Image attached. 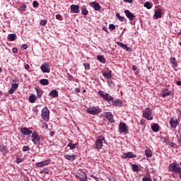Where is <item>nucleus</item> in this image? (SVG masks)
Listing matches in <instances>:
<instances>
[{
  "instance_id": "de8ad7c7",
  "label": "nucleus",
  "mask_w": 181,
  "mask_h": 181,
  "mask_svg": "<svg viewBox=\"0 0 181 181\" xmlns=\"http://www.w3.org/2000/svg\"><path fill=\"white\" fill-rule=\"evenodd\" d=\"M169 146H170L171 148H175V146H176V144L173 143V141H169L168 143V144Z\"/></svg>"
},
{
  "instance_id": "423d86ee",
  "label": "nucleus",
  "mask_w": 181,
  "mask_h": 181,
  "mask_svg": "<svg viewBox=\"0 0 181 181\" xmlns=\"http://www.w3.org/2000/svg\"><path fill=\"white\" fill-rule=\"evenodd\" d=\"M119 131L121 134H127L129 132V129H128V126L125 122H120L119 124Z\"/></svg>"
},
{
  "instance_id": "4be33fe9",
  "label": "nucleus",
  "mask_w": 181,
  "mask_h": 181,
  "mask_svg": "<svg viewBox=\"0 0 181 181\" xmlns=\"http://www.w3.org/2000/svg\"><path fill=\"white\" fill-rule=\"evenodd\" d=\"M155 19H159L162 18V11L160 9H157L154 13Z\"/></svg>"
},
{
  "instance_id": "f3484780",
  "label": "nucleus",
  "mask_w": 181,
  "mask_h": 181,
  "mask_svg": "<svg viewBox=\"0 0 181 181\" xmlns=\"http://www.w3.org/2000/svg\"><path fill=\"white\" fill-rule=\"evenodd\" d=\"M112 71L108 70L107 71L102 72V74L103 77H105V78H107V80H110V78L112 77Z\"/></svg>"
},
{
  "instance_id": "7c9ffc66",
  "label": "nucleus",
  "mask_w": 181,
  "mask_h": 181,
  "mask_svg": "<svg viewBox=\"0 0 181 181\" xmlns=\"http://www.w3.org/2000/svg\"><path fill=\"white\" fill-rule=\"evenodd\" d=\"M144 6L147 9H151L153 6V4L149 1H146L144 3Z\"/></svg>"
},
{
  "instance_id": "72a5a7b5",
  "label": "nucleus",
  "mask_w": 181,
  "mask_h": 181,
  "mask_svg": "<svg viewBox=\"0 0 181 181\" xmlns=\"http://www.w3.org/2000/svg\"><path fill=\"white\" fill-rule=\"evenodd\" d=\"M29 101L31 104H34V103L36 101V96L35 95H31L29 96Z\"/></svg>"
},
{
  "instance_id": "5fc2aeb1",
  "label": "nucleus",
  "mask_w": 181,
  "mask_h": 181,
  "mask_svg": "<svg viewBox=\"0 0 181 181\" xmlns=\"http://www.w3.org/2000/svg\"><path fill=\"white\" fill-rule=\"evenodd\" d=\"M12 52H13V53H18V48L13 47V48L12 49Z\"/></svg>"
},
{
  "instance_id": "f8f14e48",
  "label": "nucleus",
  "mask_w": 181,
  "mask_h": 181,
  "mask_svg": "<svg viewBox=\"0 0 181 181\" xmlns=\"http://www.w3.org/2000/svg\"><path fill=\"white\" fill-rule=\"evenodd\" d=\"M177 124H179V122L177 121V119L171 117L170 119V125L171 128H176L177 127Z\"/></svg>"
},
{
  "instance_id": "f03ea898",
  "label": "nucleus",
  "mask_w": 181,
  "mask_h": 181,
  "mask_svg": "<svg viewBox=\"0 0 181 181\" xmlns=\"http://www.w3.org/2000/svg\"><path fill=\"white\" fill-rule=\"evenodd\" d=\"M102 112L103 110L98 107H91L86 109V112L90 114V115H98Z\"/></svg>"
},
{
  "instance_id": "603ef678",
  "label": "nucleus",
  "mask_w": 181,
  "mask_h": 181,
  "mask_svg": "<svg viewBox=\"0 0 181 181\" xmlns=\"http://www.w3.org/2000/svg\"><path fill=\"white\" fill-rule=\"evenodd\" d=\"M170 141H169V138H168V137H165V139H164V140H163V142L165 143V144H166V145H168V143Z\"/></svg>"
},
{
  "instance_id": "2f4dec72",
  "label": "nucleus",
  "mask_w": 181,
  "mask_h": 181,
  "mask_svg": "<svg viewBox=\"0 0 181 181\" xmlns=\"http://www.w3.org/2000/svg\"><path fill=\"white\" fill-rule=\"evenodd\" d=\"M170 62L171 64H173V66H174V67H177V62H176V58H175V57L170 58Z\"/></svg>"
},
{
  "instance_id": "37998d69",
  "label": "nucleus",
  "mask_w": 181,
  "mask_h": 181,
  "mask_svg": "<svg viewBox=\"0 0 181 181\" xmlns=\"http://www.w3.org/2000/svg\"><path fill=\"white\" fill-rule=\"evenodd\" d=\"M176 137H177V142H179V144L181 143V132H179L177 134H176Z\"/></svg>"
},
{
  "instance_id": "58836bf2",
  "label": "nucleus",
  "mask_w": 181,
  "mask_h": 181,
  "mask_svg": "<svg viewBox=\"0 0 181 181\" xmlns=\"http://www.w3.org/2000/svg\"><path fill=\"white\" fill-rule=\"evenodd\" d=\"M116 18L119 19V22H124L125 21V17L121 16L119 13H116Z\"/></svg>"
},
{
  "instance_id": "c756f323",
  "label": "nucleus",
  "mask_w": 181,
  "mask_h": 181,
  "mask_svg": "<svg viewBox=\"0 0 181 181\" xmlns=\"http://www.w3.org/2000/svg\"><path fill=\"white\" fill-rule=\"evenodd\" d=\"M81 13L83 15H88V11L87 10V7H86V6H83L82 7H81Z\"/></svg>"
},
{
  "instance_id": "9b49d317",
  "label": "nucleus",
  "mask_w": 181,
  "mask_h": 181,
  "mask_svg": "<svg viewBox=\"0 0 181 181\" xmlns=\"http://www.w3.org/2000/svg\"><path fill=\"white\" fill-rule=\"evenodd\" d=\"M43 73H50V68L49 67V63L45 62L40 67Z\"/></svg>"
},
{
  "instance_id": "39448f33",
  "label": "nucleus",
  "mask_w": 181,
  "mask_h": 181,
  "mask_svg": "<svg viewBox=\"0 0 181 181\" xmlns=\"http://www.w3.org/2000/svg\"><path fill=\"white\" fill-rule=\"evenodd\" d=\"M143 117L146 118L148 121H151L153 119V117L152 116V110H151L150 107H146L143 112Z\"/></svg>"
},
{
  "instance_id": "69168bd1",
  "label": "nucleus",
  "mask_w": 181,
  "mask_h": 181,
  "mask_svg": "<svg viewBox=\"0 0 181 181\" xmlns=\"http://www.w3.org/2000/svg\"><path fill=\"white\" fill-rule=\"evenodd\" d=\"M168 91H169V89L165 88V89H164V90H163V92H168Z\"/></svg>"
},
{
  "instance_id": "ddd939ff",
  "label": "nucleus",
  "mask_w": 181,
  "mask_h": 181,
  "mask_svg": "<svg viewBox=\"0 0 181 181\" xmlns=\"http://www.w3.org/2000/svg\"><path fill=\"white\" fill-rule=\"evenodd\" d=\"M49 164H50V159L37 163L36 166H37V168H43V166H46Z\"/></svg>"
},
{
  "instance_id": "1a4fd4ad",
  "label": "nucleus",
  "mask_w": 181,
  "mask_h": 181,
  "mask_svg": "<svg viewBox=\"0 0 181 181\" xmlns=\"http://www.w3.org/2000/svg\"><path fill=\"white\" fill-rule=\"evenodd\" d=\"M178 169H180V166L177 165L176 163H171L168 166V172H175L176 175Z\"/></svg>"
},
{
  "instance_id": "c85d7f7f",
  "label": "nucleus",
  "mask_w": 181,
  "mask_h": 181,
  "mask_svg": "<svg viewBox=\"0 0 181 181\" xmlns=\"http://www.w3.org/2000/svg\"><path fill=\"white\" fill-rule=\"evenodd\" d=\"M40 83L41 86H49V80L45 78L40 79Z\"/></svg>"
},
{
  "instance_id": "dca6fc26",
  "label": "nucleus",
  "mask_w": 181,
  "mask_h": 181,
  "mask_svg": "<svg viewBox=\"0 0 181 181\" xmlns=\"http://www.w3.org/2000/svg\"><path fill=\"white\" fill-rule=\"evenodd\" d=\"M71 8V11L74 13H79L80 12V7L78 6V5H74L72 4L70 6Z\"/></svg>"
},
{
  "instance_id": "680f3d73",
  "label": "nucleus",
  "mask_w": 181,
  "mask_h": 181,
  "mask_svg": "<svg viewBox=\"0 0 181 181\" xmlns=\"http://www.w3.org/2000/svg\"><path fill=\"white\" fill-rule=\"evenodd\" d=\"M177 86H181V81H178L176 82Z\"/></svg>"
},
{
  "instance_id": "b1692460",
  "label": "nucleus",
  "mask_w": 181,
  "mask_h": 181,
  "mask_svg": "<svg viewBox=\"0 0 181 181\" xmlns=\"http://www.w3.org/2000/svg\"><path fill=\"white\" fill-rule=\"evenodd\" d=\"M35 90L37 92V97L38 98H42V95H43V93L44 91L41 89V88H35Z\"/></svg>"
},
{
  "instance_id": "13d9d810",
  "label": "nucleus",
  "mask_w": 181,
  "mask_h": 181,
  "mask_svg": "<svg viewBox=\"0 0 181 181\" xmlns=\"http://www.w3.org/2000/svg\"><path fill=\"white\" fill-rule=\"evenodd\" d=\"M25 70H29V69H30V66H29V64H25Z\"/></svg>"
},
{
  "instance_id": "2eb2a0df",
  "label": "nucleus",
  "mask_w": 181,
  "mask_h": 181,
  "mask_svg": "<svg viewBox=\"0 0 181 181\" xmlns=\"http://www.w3.org/2000/svg\"><path fill=\"white\" fill-rule=\"evenodd\" d=\"M122 159H127L128 158H136V156L134 154L133 152H128L124 153V155L122 156Z\"/></svg>"
},
{
  "instance_id": "0e129e2a",
  "label": "nucleus",
  "mask_w": 181,
  "mask_h": 181,
  "mask_svg": "<svg viewBox=\"0 0 181 181\" xmlns=\"http://www.w3.org/2000/svg\"><path fill=\"white\" fill-rule=\"evenodd\" d=\"M75 91H76L77 93H80V88H76V89H75Z\"/></svg>"
},
{
  "instance_id": "412c9836",
  "label": "nucleus",
  "mask_w": 181,
  "mask_h": 181,
  "mask_svg": "<svg viewBox=\"0 0 181 181\" xmlns=\"http://www.w3.org/2000/svg\"><path fill=\"white\" fill-rule=\"evenodd\" d=\"M64 158H65V159H66L67 160H71V162H73L74 160H76V159H77V156H76V155H72V156L64 155Z\"/></svg>"
},
{
  "instance_id": "4d7b16f0",
  "label": "nucleus",
  "mask_w": 181,
  "mask_h": 181,
  "mask_svg": "<svg viewBox=\"0 0 181 181\" xmlns=\"http://www.w3.org/2000/svg\"><path fill=\"white\" fill-rule=\"evenodd\" d=\"M22 47H23V50H26V49H28V45L24 44L22 45Z\"/></svg>"
},
{
  "instance_id": "a19ab883",
  "label": "nucleus",
  "mask_w": 181,
  "mask_h": 181,
  "mask_svg": "<svg viewBox=\"0 0 181 181\" xmlns=\"http://www.w3.org/2000/svg\"><path fill=\"white\" fill-rule=\"evenodd\" d=\"M26 8H28L26 4H23V5L20 7V11H21V12H25L26 11Z\"/></svg>"
},
{
  "instance_id": "338daca9",
  "label": "nucleus",
  "mask_w": 181,
  "mask_h": 181,
  "mask_svg": "<svg viewBox=\"0 0 181 181\" xmlns=\"http://www.w3.org/2000/svg\"><path fill=\"white\" fill-rule=\"evenodd\" d=\"M0 73H2V68H0Z\"/></svg>"
},
{
  "instance_id": "6ab92c4d",
  "label": "nucleus",
  "mask_w": 181,
  "mask_h": 181,
  "mask_svg": "<svg viewBox=\"0 0 181 181\" xmlns=\"http://www.w3.org/2000/svg\"><path fill=\"white\" fill-rule=\"evenodd\" d=\"M67 147L71 150L76 149V148H78V143L73 144V141H69Z\"/></svg>"
},
{
  "instance_id": "f257e3e1",
  "label": "nucleus",
  "mask_w": 181,
  "mask_h": 181,
  "mask_svg": "<svg viewBox=\"0 0 181 181\" xmlns=\"http://www.w3.org/2000/svg\"><path fill=\"white\" fill-rule=\"evenodd\" d=\"M103 141H105V136L103 135L99 136L98 138L96 139L95 142V148L98 149V151H100V149L103 148Z\"/></svg>"
},
{
  "instance_id": "9d476101",
  "label": "nucleus",
  "mask_w": 181,
  "mask_h": 181,
  "mask_svg": "<svg viewBox=\"0 0 181 181\" xmlns=\"http://www.w3.org/2000/svg\"><path fill=\"white\" fill-rule=\"evenodd\" d=\"M103 117H105L109 122H115V121H114V116L112 115V113L111 112H104Z\"/></svg>"
},
{
  "instance_id": "bf43d9fd",
  "label": "nucleus",
  "mask_w": 181,
  "mask_h": 181,
  "mask_svg": "<svg viewBox=\"0 0 181 181\" xmlns=\"http://www.w3.org/2000/svg\"><path fill=\"white\" fill-rule=\"evenodd\" d=\"M132 70H134L135 71L138 70V68L136 67V66L133 65L132 66Z\"/></svg>"
},
{
  "instance_id": "e2e57ef3",
  "label": "nucleus",
  "mask_w": 181,
  "mask_h": 181,
  "mask_svg": "<svg viewBox=\"0 0 181 181\" xmlns=\"http://www.w3.org/2000/svg\"><path fill=\"white\" fill-rule=\"evenodd\" d=\"M49 135L50 136H53L54 135V132H50Z\"/></svg>"
},
{
  "instance_id": "cd10ccee",
  "label": "nucleus",
  "mask_w": 181,
  "mask_h": 181,
  "mask_svg": "<svg viewBox=\"0 0 181 181\" xmlns=\"http://www.w3.org/2000/svg\"><path fill=\"white\" fill-rule=\"evenodd\" d=\"M151 129L153 131V132H159V124L156 123L154 124L151 126Z\"/></svg>"
},
{
  "instance_id": "a18cd8bd",
  "label": "nucleus",
  "mask_w": 181,
  "mask_h": 181,
  "mask_svg": "<svg viewBox=\"0 0 181 181\" xmlns=\"http://www.w3.org/2000/svg\"><path fill=\"white\" fill-rule=\"evenodd\" d=\"M142 181H152V178H151V176H144L142 178Z\"/></svg>"
},
{
  "instance_id": "052dcab7",
  "label": "nucleus",
  "mask_w": 181,
  "mask_h": 181,
  "mask_svg": "<svg viewBox=\"0 0 181 181\" xmlns=\"http://www.w3.org/2000/svg\"><path fill=\"white\" fill-rule=\"evenodd\" d=\"M124 49L127 51V52H130L131 51V48L128 47V45H127V47H124Z\"/></svg>"
},
{
  "instance_id": "ea45409f",
  "label": "nucleus",
  "mask_w": 181,
  "mask_h": 181,
  "mask_svg": "<svg viewBox=\"0 0 181 181\" xmlns=\"http://www.w3.org/2000/svg\"><path fill=\"white\" fill-rule=\"evenodd\" d=\"M117 46H119V47H122V49H125V47H127V44H124L122 42H117Z\"/></svg>"
},
{
  "instance_id": "aec40b11",
  "label": "nucleus",
  "mask_w": 181,
  "mask_h": 181,
  "mask_svg": "<svg viewBox=\"0 0 181 181\" xmlns=\"http://www.w3.org/2000/svg\"><path fill=\"white\" fill-rule=\"evenodd\" d=\"M18 87H19V84L18 83H13L11 85V88L8 90V94H13V93H15L16 88H18Z\"/></svg>"
},
{
  "instance_id": "f704fd0d",
  "label": "nucleus",
  "mask_w": 181,
  "mask_h": 181,
  "mask_svg": "<svg viewBox=\"0 0 181 181\" xmlns=\"http://www.w3.org/2000/svg\"><path fill=\"white\" fill-rule=\"evenodd\" d=\"M111 103H112V105H115V107H121L122 103L119 101V100H113V101H111Z\"/></svg>"
},
{
  "instance_id": "c03bdc74",
  "label": "nucleus",
  "mask_w": 181,
  "mask_h": 181,
  "mask_svg": "<svg viewBox=\"0 0 181 181\" xmlns=\"http://www.w3.org/2000/svg\"><path fill=\"white\" fill-rule=\"evenodd\" d=\"M23 152H28L29 151H30V147L28 146H24L22 148Z\"/></svg>"
},
{
  "instance_id": "774afa93",
  "label": "nucleus",
  "mask_w": 181,
  "mask_h": 181,
  "mask_svg": "<svg viewBox=\"0 0 181 181\" xmlns=\"http://www.w3.org/2000/svg\"><path fill=\"white\" fill-rule=\"evenodd\" d=\"M178 35H181V32H179V33H178Z\"/></svg>"
},
{
  "instance_id": "a878e982",
  "label": "nucleus",
  "mask_w": 181,
  "mask_h": 181,
  "mask_svg": "<svg viewBox=\"0 0 181 181\" xmlns=\"http://www.w3.org/2000/svg\"><path fill=\"white\" fill-rule=\"evenodd\" d=\"M8 40H9V42H13L16 40V34L15 33L9 34L8 35Z\"/></svg>"
},
{
  "instance_id": "6e6d98bb",
  "label": "nucleus",
  "mask_w": 181,
  "mask_h": 181,
  "mask_svg": "<svg viewBox=\"0 0 181 181\" xmlns=\"http://www.w3.org/2000/svg\"><path fill=\"white\" fill-rule=\"evenodd\" d=\"M124 2H127V4H132L134 2V0H123Z\"/></svg>"
},
{
  "instance_id": "bb28decb",
  "label": "nucleus",
  "mask_w": 181,
  "mask_h": 181,
  "mask_svg": "<svg viewBox=\"0 0 181 181\" xmlns=\"http://www.w3.org/2000/svg\"><path fill=\"white\" fill-rule=\"evenodd\" d=\"M81 181H87V175L86 173H83L79 174V176L77 177Z\"/></svg>"
},
{
  "instance_id": "393cba45",
  "label": "nucleus",
  "mask_w": 181,
  "mask_h": 181,
  "mask_svg": "<svg viewBox=\"0 0 181 181\" xmlns=\"http://www.w3.org/2000/svg\"><path fill=\"white\" fill-rule=\"evenodd\" d=\"M49 96L52 97V98H57L59 97V93H57V90H53L49 93Z\"/></svg>"
},
{
  "instance_id": "e433bc0d",
  "label": "nucleus",
  "mask_w": 181,
  "mask_h": 181,
  "mask_svg": "<svg viewBox=\"0 0 181 181\" xmlns=\"http://www.w3.org/2000/svg\"><path fill=\"white\" fill-rule=\"evenodd\" d=\"M133 172H139V167L136 164L132 165Z\"/></svg>"
},
{
  "instance_id": "a211bd4d",
  "label": "nucleus",
  "mask_w": 181,
  "mask_h": 181,
  "mask_svg": "<svg viewBox=\"0 0 181 181\" xmlns=\"http://www.w3.org/2000/svg\"><path fill=\"white\" fill-rule=\"evenodd\" d=\"M90 6H91V8H93V9H95V11H100L101 9V6H100V4L93 1L92 2Z\"/></svg>"
},
{
  "instance_id": "09e8293b",
  "label": "nucleus",
  "mask_w": 181,
  "mask_h": 181,
  "mask_svg": "<svg viewBox=\"0 0 181 181\" xmlns=\"http://www.w3.org/2000/svg\"><path fill=\"white\" fill-rule=\"evenodd\" d=\"M33 8H39V3L37 2V1H34L33 2Z\"/></svg>"
},
{
  "instance_id": "c9c22d12",
  "label": "nucleus",
  "mask_w": 181,
  "mask_h": 181,
  "mask_svg": "<svg viewBox=\"0 0 181 181\" xmlns=\"http://www.w3.org/2000/svg\"><path fill=\"white\" fill-rule=\"evenodd\" d=\"M98 60H99L100 63H103V64H105V58L103 57V55H98Z\"/></svg>"
},
{
  "instance_id": "20e7f679",
  "label": "nucleus",
  "mask_w": 181,
  "mask_h": 181,
  "mask_svg": "<svg viewBox=\"0 0 181 181\" xmlns=\"http://www.w3.org/2000/svg\"><path fill=\"white\" fill-rule=\"evenodd\" d=\"M98 94H99V95L102 97L103 100H105V101H108L109 103L114 101V98H112V96L103 90H98Z\"/></svg>"
},
{
  "instance_id": "3c124183",
  "label": "nucleus",
  "mask_w": 181,
  "mask_h": 181,
  "mask_svg": "<svg viewBox=\"0 0 181 181\" xmlns=\"http://www.w3.org/2000/svg\"><path fill=\"white\" fill-rule=\"evenodd\" d=\"M56 19H57L58 21H63V17H62V15L60 14H57Z\"/></svg>"
},
{
  "instance_id": "7ed1b4c3",
  "label": "nucleus",
  "mask_w": 181,
  "mask_h": 181,
  "mask_svg": "<svg viewBox=\"0 0 181 181\" xmlns=\"http://www.w3.org/2000/svg\"><path fill=\"white\" fill-rule=\"evenodd\" d=\"M41 117L44 121L47 122L50 118V110L47 107H44L41 111Z\"/></svg>"
},
{
  "instance_id": "6e6552de",
  "label": "nucleus",
  "mask_w": 181,
  "mask_h": 181,
  "mask_svg": "<svg viewBox=\"0 0 181 181\" xmlns=\"http://www.w3.org/2000/svg\"><path fill=\"white\" fill-rule=\"evenodd\" d=\"M32 129H33V128L32 127H21L20 132L21 134H22L23 135H32V134H33V131H32Z\"/></svg>"
},
{
  "instance_id": "49530a36",
  "label": "nucleus",
  "mask_w": 181,
  "mask_h": 181,
  "mask_svg": "<svg viewBox=\"0 0 181 181\" xmlns=\"http://www.w3.org/2000/svg\"><path fill=\"white\" fill-rule=\"evenodd\" d=\"M83 66L85 67V70H90L91 69L90 67V63H83Z\"/></svg>"
},
{
  "instance_id": "473e14b6",
  "label": "nucleus",
  "mask_w": 181,
  "mask_h": 181,
  "mask_svg": "<svg viewBox=\"0 0 181 181\" xmlns=\"http://www.w3.org/2000/svg\"><path fill=\"white\" fill-rule=\"evenodd\" d=\"M171 94H172V90H168L167 92H163L161 93V97H163V98H165V97H168Z\"/></svg>"
},
{
  "instance_id": "79ce46f5",
  "label": "nucleus",
  "mask_w": 181,
  "mask_h": 181,
  "mask_svg": "<svg viewBox=\"0 0 181 181\" xmlns=\"http://www.w3.org/2000/svg\"><path fill=\"white\" fill-rule=\"evenodd\" d=\"M40 25L41 26H46V25H47V20H46V19L41 20L40 22Z\"/></svg>"
},
{
  "instance_id": "5701e85b",
  "label": "nucleus",
  "mask_w": 181,
  "mask_h": 181,
  "mask_svg": "<svg viewBox=\"0 0 181 181\" xmlns=\"http://www.w3.org/2000/svg\"><path fill=\"white\" fill-rule=\"evenodd\" d=\"M0 151H1L4 155H6V153L9 152V151L8 150V148H6V146L4 144L0 145Z\"/></svg>"
},
{
  "instance_id": "0eeeda50",
  "label": "nucleus",
  "mask_w": 181,
  "mask_h": 181,
  "mask_svg": "<svg viewBox=\"0 0 181 181\" xmlns=\"http://www.w3.org/2000/svg\"><path fill=\"white\" fill-rule=\"evenodd\" d=\"M31 139L34 145H39L40 144V136L36 132L32 134Z\"/></svg>"
},
{
  "instance_id": "4c0bfd02",
  "label": "nucleus",
  "mask_w": 181,
  "mask_h": 181,
  "mask_svg": "<svg viewBox=\"0 0 181 181\" xmlns=\"http://www.w3.org/2000/svg\"><path fill=\"white\" fill-rule=\"evenodd\" d=\"M145 155L146 158H152V151L151 150H146L145 151Z\"/></svg>"
},
{
  "instance_id": "8fccbe9b",
  "label": "nucleus",
  "mask_w": 181,
  "mask_h": 181,
  "mask_svg": "<svg viewBox=\"0 0 181 181\" xmlns=\"http://www.w3.org/2000/svg\"><path fill=\"white\" fill-rule=\"evenodd\" d=\"M109 29H110V30H111V32H112V30H115V25L110 24Z\"/></svg>"
},
{
  "instance_id": "4468645a",
  "label": "nucleus",
  "mask_w": 181,
  "mask_h": 181,
  "mask_svg": "<svg viewBox=\"0 0 181 181\" xmlns=\"http://www.w3.org/2000/svg\"><path fill=\"white\" fill-rule=\"evenodd\" d=\"M124 13L127 18L129 19V21H134V18H135V15H134V13L129 11V10H124Z\"/></svg>"
},
{
  "instance_id": "864d4df0",
  "label": "nucleus",
  "mask_w": 181,
  "mask_h": 181,
  "mask_svg": "<svg viewBox=\"0 0 181 181\" xmlns=\"http://www.w3.org/2000/svg\"><path fill=\"white\" fill-rule=\"evenodd\" d=\"M22 158H17L16 160V163H21V162H22Z\"/></svg>"
}]
</instances>
